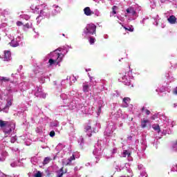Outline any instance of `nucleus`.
I'll list each match as a JSON object with an SVG mask.
<instances>
[{
    "instance_id": "nucleus-29",
    "label": "nucleus",
    "mask_w": 177,
    "mask_h": 177,
    "mask_svg": "<svg viewBox=\"0 0 177 177\" xmlns=\"http://www.w3.org/2000/svg\"><path fill=\"white\" fill-rule=\"evenodd\" d=\"M145 113H146L147 115H150L151 112L149 109H146Z\"/></svg>"
},
{
    "instance_id": "nucleus-8",
    "label": "nucleus",
    "mask_w": 177,
    "mask_h": 177,
    "mask_svg": "<svg viewBox=\"0 0 177 177\" xmlns=\"http://www.w3.org/2000/svg\"><path fill=\"white\" fill-rule=\"evenodd\" d=\"M117 78L118 79L119 81H124V80L127 79V75H125V73H119L118 75H117Z\"/></svg>"
},
{
    "instance_id": "nucleus-13",
    "label": "nucleus",
    "mask_w": 177,
    "mask_h": 177,
    "mask_svg": "<svg viewBox=\"0 0 177 177\" xmlns=\"http://www.w3.org/2000/svg\"><path fill=\"white\" fill-rule=\"evenodd\" d=\"M10 106H12V100H7V104L6 106L3 108V110H6V109H9Z\"/></svg>"
},
{
    "instance_id": "nucleus-32",
    "label": "nucleus",
    "mask_w": 177,
    "mask_h": 177,
    "mask_svg": "<svg viewBox=\"0 0 177 177\" xmlns=\"http://www.w3.org/2000/svg\"><path fill=\"white\" fill-rule=\"evenodd\" d=\"M24 27H26V28H30V24H26L24 25Z\"/></svg>"
},
{
    "instance_id": "nucleus-40",
    "label": "nucleus",
    "mask_w": 177,
    "mask_h": 177,
    "mask_svg": "<svg viewBox=\"0 0 177 177\" xmlns=\"http://www.w3.org/2000/svg\"><path fill=\"white\" fill-rule=\"evenodd\" d=\"M0 41H1V37H0Z\"/></svg>"
},
{
    "instance_id": "nucleus-10",
    "label": "nucleus",
    "mask_w": 177,
    "mask_h": 177,
    "mask_svg": "<svg viewBox=\"0 0 177 177\" xmlns=\"http://www.w3.org/2000/svg\"><path fill=\"white\" fill-rule=\"evenodd\" d=\"M147 124H149V120H144L141 121V127L146 128V127H147Z\"/></svg>"
},
{
    "instance_id": "nucleus-3",
    "label": "nucleus",
    "mask_w": 177,
    "mask_h": 177,
    "mask_svg": "<svg viewBox=\"0 0 177 177\" xmlns=\"http://www.w3.org/2000/svg\"><path fill=\"white\" fill-rule=\"evenodd\" d=\"M3 59L4 62H10L12 60V53L10 50H4Z\"/></svg>"
},
{
    "instance_id": "nucleus-36",
    "label": "nucleus",
    "mask_w": 177,
    "mask_h": 177,
    "mask_svg": "<svg viewBox=\"0 0 177 177\" xmlns=\"http://www.w3.org/2000/svg\"><path fill=\"white\" fill-rule=\"evenodd\" d=\"M122 27H123V28H124V30H128V28H127V27H125V26H122Z\"/></svg>"
},
{
    "instance_id": "nucleus-37",
    "label": "nucleus",
    "mask_w": 177,
    "mask_h": 177,
    "mask_svg": "<svg viewBox=\"0 0 177 177\" xmlns=\"http://www.w3.org/2000/svg\"><path fill=\"white\" fill-rule=\"evenodd\" d=\"M145 111V106H143L141 109V111Z\"/></svg>"
},
{
    "instance_id": "nucleus-23",
    "label": "nucleus",
    "mask_w": 177,
    "mask_h": 177,
    "mask_svg": "<svg viewBox=\"0 0 177 177\" xmlns=\"http://www.w3.org/2000/svg\"><path fill=\"white\" fill-rule=\"evenodd\" d=\"M55 135H56V133H55V131H51L50 132V136L51 138H53V136H55Z\"/></svg>"
},
{
    "instance_id": "nucleus-22",
    "label": "nucleus",
    "mask_w": 177,
    "mask_h": 177,
    "mask_svg": "<svg viewBox=\"0 0 177 177\" xmlns=\"http://www.w3.org/2000/svg\"><path fill=\"white\" fill-rule=\"evenodd\" d=\"M2 81H4V82H9V81H10V79L8 78V77H3L1 79Z\"/></svg>"
},
{
    "instance_id": "nucleus-38",
    "label": "nucleus",
    "mask_w": 177,
    "mask_h": 177,
    "mask_svg": "<svg viewBox=\"0 0 177 177\" xmlns=\"http://www.w3.org/2000/svg\"><path fill=\"white\" fill-rule=\"evenodd\" d=\"M174 146H177V141L174 142Z\"/></svg>"
},
{
    "instance_id": "nucleus-6",
    "label": "nucleus",
    "mask_w": 177,
    "mask_h": 177,
    "mask_svg": "<svg viewBox=\"0 0 177 177\" xmlns=\"http://www.w3.org/2000/svg\"><path fill=\"white\" fill-rule=\"evenodd\" d=\"M169 23L170 24H176V17L175 15H171L167 19Z\"/></svg>"
},
{
    "instance_id": "nucleus-35",
    "label": "nucleus",
    "mask_w": 177,
    "mask_h": 177,
    "mask_svg": "<svg viewBox=\"0 0 177 177\" xmlns=\"http://www.w3.org/2000/svg\"><path fill=\"white\" fill-rule=\"evenodd\" d=\"M173 107L176 108L177 107V103L173 104Z\"/></svg>"
},
{
    "instance_id": "nucleus-39",
    "label": "nucleus",
    "mask_w": 177,
    "mask_h": 177,
    "mask_svg": "<svg viewBox=\"0 0 177 177\" xmlns=\"http://www.w3.org/2000/svg\"><path fill=\"white\" fill-rule=\"evenodd\" d=\"M11 142H12V143H13V142H14V141H12V140H11Z\"/></svg>"
},
{
    "instance_id": "nucleus-14",
    "label": "nucleus",
    "mask_w": 177,
    "mask_h": 177,
    "mask_svg": "<svg viewBox=\"0 0 177 177\" xmlns=\"http://www.w3.org/2000/svg\"><path fill=\"white\" fill-rule=\"evenodd\" d=\"M71 162L72 160L70 159H68V162L66 163V162H64V160H62V165H65V167H67L68 165H71Z\"/></svg>"
},
{
    "instance_id": "nucleus-34",
    "label": "nucleus",
    "mask_w": 177,
    "mask_h": 177,
    "mask_svg": "<svg viewBox=\"0 0 177 177\" xmlns=\"http://www.w3.org/2000/svg\"><path fill=\"white\" fill-rule=\"evenodd\" d=\"M40 13H41V15H44V13H45V11L41 10V11H40Z\"/></svg>"
},
{
    "instance_id": "nucleus-17",
    "label": "nucleus",
    "mask_w": 177,
    "mask_h": 177,
    "mask_svg": "<svg viewBox=\"0 0 177 177\" xmlns=\"http://www.w3.org/2000/svg\"><path fill=\"white\" fill-rule=\"evenodd\" d=\"M89 91V86L88 84L83 86V91L88 92Z\"/></svg>"
},
{
    "instance_id": "nucleus-33",
    "label": "nucleus",
    "mask_w": 177,
    "mask_h": 177,
    "mask_svg": "<svg viewBox=\"0 0 177 177\" xmlns=\"http://www.w3.org/2000/svg\"><path fill=\"white\" fill-rule=\"evenodd\" d=\"M174 95H177V88H176L174 91H173Z\"/></svg>"
},
{
    "instance_id": "nucleus-12",
    "label": "nucleus",
    "mask_w": 177,
    "mask_h": 177,
    "mask_svg": "<svg viewBox=\"0 0 177 177\" xmlns=\"http://www.w3.org/2000/svg\"><path fill=\"white\" fill-rule=\"evenodd\" d=\"M153 129H154V131H157L158 133H160V132H161V129H160V125L156 124L152 127Z\"/></svg>"
},
{
    "instance_id": "nucleus-5",
    "label": "nucleus",
    "mask_w": 177,
    "mask_h": 177,
    "mask_svg": "<svg viewBox=\"0 0 177 177\" xmlns=\"http://www.w3.org/2000/svg\"><path fill=\"white\" fill-rule=\"evenodd\" d=\"M84 15H86V16H91V15H93V12H92V10H91V8H89V7H86L84 9Z\"/></svg>"
},
{
    "instance_id": "nucleus-15",
    "label": "nucleus",
    "mask_w": 177,
    "mask_h": 177,
    "mask_svg": "<svg viewBox=\"0 0 177 177\" xmlns=\"http://www.w3.org/2000/svg\"><path fill=\"white\" fill-rule=\"evenodd\" d=\"M50 161V158L46 157L43 162L44 165H46V164H49Z\"/></svg>"
},
{
    "instance_id": "nucleus-25",
    "label": "nucleus",
    "mask_w": 177,
    "mask_h": 177,
    "mask_svg": "<svg viewBox=\"0 0 177 177\" xmlns=\"http://www.w3.org/2000/svg\"><path fill=\"white\" fill-rule=\"evenodd\" d=\"M17 26H18L19 27H20V26H23V22L18 21L17 22Z\"/></svg>"
},
{
    "instance_id": "nucleus-26",
    "label": "nucleus",
    "mask_w": 177,
    "mask_h": 177,
    "mask_svg": "<svg viewBox=\"0 0 177 177\" xmlns=\"http://www.w3.org/2000/svg\"><path fill=\"white\" fill-rule=\"evenodd\" d=\"M41 92H42V88L39 87H37V92L35 93V95H37V93H41Z\"/></svg>"
},
{
    "instance_id": "nucleus-27",
    "label": "nucleus",
    "mask_w": 177,
    "mask_h": 177,
    "mask_svg": "<svg viewBox=\"0 0 177 177\" xmlns=\"http://www.w3.org/2000/svg\"><path fill=\"white\" fill-rule=\"evenodd\" d=\"M127 31H130V32H133V28H127Z\"/></svg>"
},
{
    "instance_id": "nucleus-28",
    "label": "nucleus",
    "mask_w": 177,
    "mask_h": 177,
    "mask_svg": "<svg viewBox=\"0 0 177 177\" xmlns=\"http://www.w3.org/2000/svg\"><path fill=\"white\" fill-rule=\"evenodd\" d=\"M10 132H12V129H10L8 131H5V135L8 134V133H10Z\"/></svg>"
},
{
    "instance_id": "nucleus-1",
    "label": "nucleus",
    "mask_w": 177,
    "mask_h": 177,
    "mask_svg": "<svg viewBox=\"0 0 177 177\" xmlns=\"http://www.w3.org/2000/svg\"><path fill=\"white\" fill-rule=\"evenodd\" d=\"M56 52H57V50H55V55L57 59H50L48 60V63H49L50 66H53V64H59V63H60V62H62L63 58L64 57V54L59 53H56Z\"/></svg>"
},
{
    "instance_id": "nucleus-4",
    "label": "nucleus",
    "mask_w": 177,
    "mask_h": 177,
    "mask_svg": "<svg viewBox=\"0 0 177 177\" xmlns=\"http://www.w3.org/2000/svg\"><path fill=\"white\" fill-rule=\"evenodd\" d=\"M64 167H62L59 170L56 171L57 176L56 177H63L64 174H67V170L64 171Z\"/></svg>"
},
{
    "instance_id": "nucleus-2",
    "label": "nucleus",
    "mask_w": 177,
    "mask_h": 177,
    "mask_svg": "<svg viewBox=\"0 0 177 177\" xmlns=\"http://www.w3.org/2000/svg\"><path fill=\"white\" fill-rule=\"evenodd\" d=\"M84 33L86 34H96V25L94 24H88L84 28Z\"/></svg>"
},
{
    "instance_id": "nucleus-30",
    "label": "nucleus",
    "mask_w": 177,
    "mask_h": 177,
    "mask_svg": "<svg viewBox=\"0 0 177 177\" xmlns=\"http://www.w3.org/2000/svg\"><path fill=\"white\" fill-rule=\"evenodd\" d=\"M11 46H12V48H16L17 46H19V43H16L15 44H12Z\"/></svg>"
},
{
    "instance_id": "nucleus-20",
    "label": "nucleus",
    "mask_w": 177,
    "mask_h": 177,
    "mask_svg": "<svg viewBox=\"0 0 177 177\" xmlns=\"http://www.w3.org/2000/svg\"><path fill=\"white\" fill-rule=\"evenodd\" d=\"M123 155H124V157H127V156H128V157H129V156H131V153H128V151L124 150L123 151Z\"/></svg>"
},
{
    "instance_id": "nucleus-16",
    "label": "nucleus",
    "mask_w": 177,
    "mask_h": 177,
    "mask_svg": "<svg viewBox=\"0 0 177 177\" xmlns=\"http://www.w3.org/2000/svg\"><path fill=\"white\" fill-rule=\"evenodd\" d=\"M117 9H118V7L117 6H113L112 7V13L113 15H117Z\"/></svg>"
},
{
    "instance_id": "nucleus-31",
    "label": "nucleus",
    "mask_w": 177,
    "mask_h": 177,
    "mask_svg": "<svg viewBox=\"0 0 177 177\" xmlns=\"http://www.w3.org/2000/svg\"><path fill=\"white\" fill-rule=\"evenodd\" d=\"M100 113H102V106H99L98 113H97L98 115L99 114H100Z\"/></svg>"
},
{
    "instance_id": "nucleus-9",
    "label": "nucleus",
    "mask_w": 177,
    "mask_h": 177,
    "mask_svg": "<svg viewBox=\"0 0 177 177\" xmlns=\"http://www.w3.org/2000/svg\"><path fill=\"white\" fill-rule=\"evenodd\" d=\"M8 124V121H3L2 120H0V128H5V127H6Z\"/></svg>"
},
{
    "instance_id": "nucleus-7",
    "label": "nucleus",
    "mask_w": 177,
    "mask_h": 177,
    "mask_svg": "<svg viewBox=\"0 0 177 177\" xmlns=\"http://www.w3.org/2000/svg\"><path fill=\"white\" fill-rule=\"evenodd\" d=\"M126 12H127V13L131 15V16H135V15H136V11L132 7H129V8H127L126 10Z\"/></svg>"
},
{
    "instance_id": "nucleus-21",
    "label": "nucleus",
    "mask_w": 177,
    "mask_h": 177,
    "mask_svg": "<svg viewBox=\"0 0 177 177\" xmlns=\"http://www.w3.org/2000/svg\"><path fill=\"white\" fill-rule=\"evenodd\" d=\"M35 177H42V173L41 171H38L37 174H35Z\"/></svg>"
},
{
    "instance_id": "nucleus-19",
    "label": "nucleus",
    "mask_w": 177,
    "mask_h": 177,
    "mask_svg": "<svg viewBox=\"0 0 177 177\" xmlns=\"http://www.w3.org/2000/svg\"><path fill=\"white\" fill-rule=\"evenodd\" d=\"M92 129V127L91 126H86L84 127V132H88V131H91Z\"/></svg>"
},
{
    "instance_id": "nucleus-24",
    "label": "nucleus",
    "mask_w": 177,
    "mask_h": 177,
    "mask_svg": "<svg viewBox=\"0 0 177 177\" xmlns=\"http://www.w3.org/2000/svg\"><path fill=\"white\" fill-rule=\"evenodd\" d=\"M69 160H71V161H74V160H75V156L73 154L72 156L69 158Z\"/></svg>"
},
{
    "instance_id": "nucleus-18",
    "label": "nucleus",
    "mask_w": 177,
    "mask_h": 177,
    "mask_svg": "<svg viewBox=\"0 0 177 177\" xmlns=\"http://www.w3.org/2000/svg\"><path fill=\"white\" fill-rule=\"evenodd\" d=\"M89 43L91 45H93V44H95V38L91 37L89 39Z\"/></svg>"
},
{
    "instance_id": "nucleus-11",
    "label": "nucleus",
    "mask_w": 177,
    "mask_h": 177,
    "mask_svg": "<svg viewBox=\"0 0 177 177\" xmlns=\"http://www.w3.org/2000/svg\"><path fill=\"white\" fill-rule=\"evenodd\" d=\"M131 101V99L129 97H124L123 99V102L124 103H125V107H128L129 104V102Z\"/></svg>"
}]
</instances>
